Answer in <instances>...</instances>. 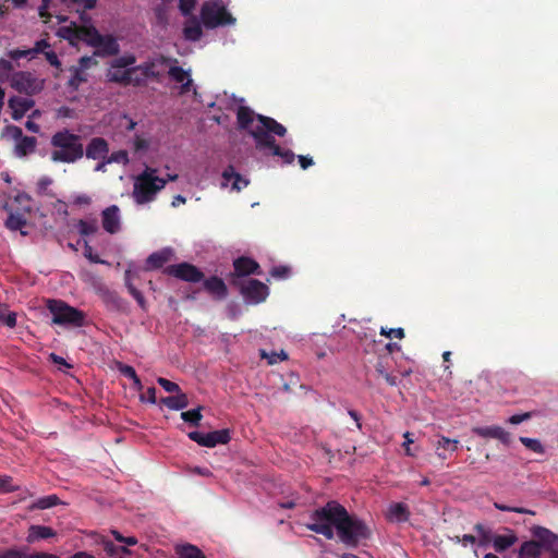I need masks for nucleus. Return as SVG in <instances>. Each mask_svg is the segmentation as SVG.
<instances>
[{"mask_svg": "<svg viewBox=\"0 0 558 558\" xmlns=\"http://www.w3.org/2000/svg\"><path fill=\"white\" fill-rule=\"evenodd\" d=\"M311 522L306 527L325 536L327 539L335 537L337 531L339 539L350 547H356L361 539L371 536V531L365 522L356 515H352L336 500L328 501L324 507L310 513Z\"/></svg>", "mask_w": 558, "mask_h": 558, "instance_id": "nucleus-1", "label": "nucleus"}, {"mask_svg": "<svg viewBox=\"0 0 558 558\" xmlns=\"http://www.w3.org/2000/svg\"><path fill=\"white\" fill-rule=\"evenodd\" d=\"M236 122L239 130L247 131L254 138L256 149H269L272 156L280 157L283 165H291L295 155L291 149H283L278 144L274 135L283 137L287 129L274 118L255 112L245 106H240L236 111Z\"/></svg>", "mask_w": 558, "mask_h": 558, "instance_id": "nucleus-2", "label": "nucleus"}, {"mask_svg": "<svg viewBox=\"0 0 558 558\" xmlns=\"http://www.w3.org/2000/svg\"><path fill=\"white\" fill-rule=\"evenodd\" d=\"M50 159L53 162L75 163L84 157L82 136L69 129L57 131L50 138Z\"/></svg>", "mask_w": 558, "mask_h": 558, "instance_id": "nucleus-3", "label": "nucleus"}, {"mask_svg": "<svg viewBox=\"0 0 558 558\" xmlns=\"http://www.w3.org/2000/svg\"><path fill=\"white\" fill-rule=\"evenodd\" d=\"M156 173L157 169L146 168L137 175L133 190V196L137 204L151 202L155 195L165 187L166 179L157 177Z\"/></svg>", "mask_w": 558, "mask_h": 558, "instance_id": "nucleus-4", "label": "nucleus"}, {"mask_svg": "<svg viewBox=\"0 0 558 558\" xmlns=\"http://www.w3.org/2000/svg\"><path fill=\"white\" fill-rule=\"evenodd\" d=\"M47 308L52 315V324L70 327H82L85 314L61 300H48Z\"/></svg>", "mask_w": 558, "mask_h": 558, "instance_id": "nucleus-5", "label": "nucleus"}, {"mask_svg": "<svg viewBox=\"0 0 558 558\" xmlns=\"http://www.w3.org/2000/svg\"><path fill=\"white\" fill-rule=\"evenodd\" d=\"M201 20L204 26L209 29L235 23V19L218 0L208 1L203 4Z\"/></svg>", "mask_w": 558, "mask_h": 558, "instance_id": "nucleus-6", "label": "nucleus"}, {"mask_svg": "<svg viewBox=\"0 0 558 558\" xmlns=\"http://www.w3.org/2000/svg\"><path fill=\"white\" fill-rule=\"evenodd\" d=\"M11 86L19 93L34 96L44 89L45 81L27 71L15 72L11 77Z\"/></svg>", "mask_w": 558, "mask_h": 558, "instance_id": "nucleus-7", "label": "nucleus"}, {"mask_svg": "<svg viewBox=\"0 0 558 558\" xmlns=\"http://www.w3.org/2000/svg\"><path fill=\"white\" fill-rule=\"evenodd\" d=\"M232 283L240 288V293L248 303H262L269 294L268 287L257 279H248L243 282H240L238 279H232Z\"/></svg>", "mask_w": 558, "mask_h": 558, "instance_id": "nucleus-8", "label": "nucleus"}, {"mask_svg": "<svg viewBox=\"0 0 558 558\" xmlns=\"http://www.w3.org/2000/svg\"><path fill=\"white\" fill-rule=\"evenodd\" d=\"M163 272L190 283H196L204 279L203 271L187 262L169 265L165 268Z\"/></svg>", "mask_w": 558, "mask_h": 558, "instance_id": "nucleus-9", "label": "nucleus"}, {"mask_svg": "<svg viewBox=\"0 0 558 558\" xmlns=\"http://www.w3.org/2000/svg\"><path fill=\"white\" fill-rule=\"evenodd\" d=\"M189 438L199 446L214 448L217 445H226L231 440L230 430L228 428L214 430L207 434L201 432H190Z\"/></svg>", "mask_w": 558, "mask_h": 558, "instance_id": "nucleus-10", "label": "nucleus"}, {"mask_svg": "<svg viewBox=\"0 0 558 558\" xmlns=\"http://www.w3.org/2000/svg\"><path fill=\"white\" fill-rule=\"evenodd\" d=\"M107 80L109 82H113L123 86L128 85H134V86H141L143 85V77H137L136 69H133V66L129 69H110L108 70Z\"/></svg>", "mask_w": 558, "mask_h": 558, "instance_id": "nucleus-11", "label": "nucleus"}, {"mask_svg": "<svg viewBox=\"0 0 558 558\" xmlns=\"http://www.w3.org/2000/svg\"><path fill=\"white\" fill-rule=\"evenodd\" d=\"M169 62L177 63L178 61L177 59H170L165 56H159L140 65L133 66V69H136V73L141 72V75H137V77H143L144 84L147 78H158L161 75V73L157 70V68L160 65H166Z\"/></svg>", "mask_w": 558, "mask_h": 558, "instance_id": "nucleus-12", "label": "nucleus"}, {"mask_svg": "<svg viewBox=\"0 0 558 558\" xmlns=\"http://www.w3.org/2000/svg\"><path fill=\"white\" fill-rule=\"evenodd\" d=\"M531 533L535 538L534 541L541 543L542 549L553 551V554L556 551L555 547L558 543V535L553 533L549 529L535 525L531 529Z\"/></svg>", "mask_w": 558, "mask_h": 558, "instance_id": "nucleus-13", "label": "nucleus"}, {"mask_svg": "<svg viewBox=\"0 0 558 558\" xmlns=\"http://www.w3.org/2000/svg\"><path fill=\"white\" fill-rule=\"evenodd\" d=\"M234 271L231 274L233 279L248 275H259L260 267L257 262L250 257L241 256L233 262Z\"/></svg>", "mask_w": 558, "mask_h": 558, "instance_id": "nucleus-14", "label": "nucleus"}, {"mask_svg": "<svg viewBox=\"0 0 558 558\" xmlns=\"http://www.w3.org/2000/svg\"><path fill=\"white\" fill-rule=\"evenodd\" d=\"M204 290L216 301H222L228 296V287L218 276L203 279Z\"/></svg>", "mask_w": 558, "mask_h": 558, "instance_id": "nucleus-15", "label": "nucleus"}, {"mask_svg": "<svg viewBox=\"0 0 558 558\" xmlns=\"http://www.w3.org/2000/svg\"><path fill=\"white\" fill-rule=\"evenodd\" d=\"M109 154V144L104 137H93L86 148H84V156L87 159H106Z\"/></svg>", "mask_w": 558, "mask_h": 558, "instance_id": "nucleus-16", "label": "nucleus"}, {"mask_svg": "<svg viewBox=\"0 0 558 558\" xmlns=\"http://www.w3.org/2000/svg\"><path fill=\"white\" fill-rule=\"evenodd\" d=\"M119 211L120 209L117 205H111L101 213L102 228L110 234H114L120 230Z\"/></svg>", "mask_w": 558, "mask_h": 558, "instance_id": "nucleus-17", "label": "nucleus"}, {"mask_svg": "<svg viewBox=\"0 0 558 558\" xmlns=\"http://www.w3.org/2000/svg\"><path fill=\"white\" fill-rule=\"evenodd\" d=\"M8 105L12 110V119L17 121L21 120L24 114L35 106V101L32 98L12 96L9 99Z\"/></svg>", "mask_w": 558, "mask_h": 558, "instance_id": "nucleus-18", "label": "nucleus"}, {"mask_svg": "<svg viewBox=\"0 0 558 558\" xmlns=\"http://www.w3.org/2000/svg\"><path fill=\"white\" fill-rule=\"evenodd\" d=\"M94 48H96L94 56L98 57L117 56L120 51V46L112 35H101L100 41Z\"/></svg>", "mask_w": 558, "mask_h": 558, "instance_id": "nucleus-19", "label": "nucleus"}, {"mask_svg": "<svg viewBox=\"0 0 558 558\" xmlns=\"http://www.w3.org/2000/svg\"><path fill=\"white\" fill-rule=\"evenodd\" d=\"M473 433L484 438H496L502 444L510 442V434L500 426L474 427Z\"/></svg>", "mask_w": 558, "mask_h": 558, "instance_id": "nucleus-20", "label": "nucleus"}, {"mask_svg": "<svg viewBox=\"0 0 558 558\" xmlns=\"http://www.w3.org/2000/svg\"><path fill=\"white\" fill-rule=\"evenodd\" d=\"M223 183L222 185H228L231 183L232 190L240 192L244 187H246L250 181L243 178L240 173L235 172L233 166H228L222 172Z\"/></svg>", "mask_w": 558, "mask_h": 558, "instance_id": "nucleus-21", "label": "nucleus"}, {"mask_svg": "<svg viewBox=\"0 0 558 558\" xmlns=\"http://www.w3.org/2000/svg\"><path fill=\"white\" fill-rule=\"evenodd\" d=\"M169 76L177 83H182L181 94H186L191 90L193 80L190 77V73L183 68L178 65L170 66L168 71Z\"/></svg>", "mask_w": 558, "mask_h": 558, "instance_id": "nucleus-22", "label": "nucleus"}, {"mask_svg": "<svg viewBox=\"0 0 558 558\" xmlns=\"http://www.w3.org/2000/svg\"><path fill=\"white\" fill-rule=\"evenodd\" d=\"M56 535L57 532L52 527L34 524L28 527L26 541L27 543L33 544L40 539H48L50 537H54Z\"/></svg>", "mask_w": 558, "mask_h": 558, "instance_id": "nucleus-23", "label": "nucleus"}, {"mask_svg": "<svg viewBox=\"0 0 558 558\" xmlns=\"http://www.w3.org/2000/svg\"><path fill=\"white\" fill-rule=\"evenodd\" d=\"M387 519L391 522L402 523L410 519L409 507L403 502L391 504L388 508Z\"/></svg>", "mask_w": 558, "mask_h": 558, "instance_id": "nucleus-24", "label": "nucleus"}, {"mask_svg": "<svg viewBox=\"0 0 558 558\" xmlns=\"http://www.w3.org/2000/svg\"><path fill=\"white\" fill-rule=\"evenodd\" d=\"M101 39V34L93 25H81L78 28V40L84 41L90 47L96 46Z\"/></svg>", "mask_w": 558, "mask_h": 558, "instance_id": "nucleus-25", "label": "nucleus"}, {"mask_svg": "<svg viewBox=\"0 0 558 558\" xmlns=\"http://www.w3.org/2000/svg\"><path fill=\"white\" fill-rule=\"evenodd\" d=\"M458 445L459 440L441 436L435 444L436 453L440 459L446 460L448 452H454L458 449Z\"/></svg>", "mask_w": 558, "mask_h": 558, "instance_id": "nucleus-26", "label": "nucleus"}, {"mask_svg": "<svg viewBox=\"0 0 558 558\" xmlns=\"http://www.w3.org/2000/svg\"><path fill=\"white\" fill-rule=\"evenodd\" d=\"M172 255V251L170 248H165L158 252L150 254L146 259V266L149 269H159L167 262L170 260Z\"/></svg>", "mask_w": 558, "mask_h": 558, "instance_id": "nucleus-27", "label": "nucleus"}, {"mask_svg": "<svg viewBox=\"0 0 558 558\" xmlns=\"http://www.w3.org/2000/svg\"><path fill=\"white\" fill-rule=\"evenodd\" d=\"M37 146V138L34 136H24L15 144L14 154L17 157H26L33 154Z\"/></svg>", "mask_w": 558, "mask_h": 558, "instance_id": "nucleus-28", "label": "nucleus"}, {"mask_svg": "<svg viewBox=\"0 0 558 558\" xmlns=\"http://www.w3.org/2000/svg\"><path fill=\"white\" fill-rule=\"evenodd\" d=\"M518 541L513 531L508 530L507 535H495L493 537V547L497 553H502L514 545Z\"/></svg>", "mask_w": 558, "mask_h": 558, "instance_id": "nucleus-29", "label": "nucleus"}, {"mask_svg": "<svg viewBox=\"0 0 558 558\" xmlns=\"http://www.w3.org/2000/svg\"><path fill=\"white\" fill-rule=\"evenodd\" d=\"M175 396H169L161 399V403L170 410H183L189 405V398L183 392H175Z\"/></svg>", "mask_w": 558, "mask_h": 558, "instance_id": "nucleus-30", "label": "nucleus"}, {"mask_svg": "<svg viewBox=\"0 0 558 558\" xmlns=\"http://www.w3.org/2000/svg\"><path fill=\"white\" fill-rule=\"evenodd\" d=\"M542 555L541 543L535 541L523 542L518 558H539Z\"/></svg>", "mask_w": 558, "mask_h": 558, "instance_id": "nucleus-31", "label": "nucleus"}, {"mask_svg": "<svg viewBox=\"0 0 558 558\" xmlns=\"http://www.w3.org/2000/svg\"><path fill=\"white\" fill-rule=\"evenodd\" d=\"M27 220L24 216V214L21 213H10L7 220H5V227L11 231H21L22 235H26L27 232L23 231V228L26 226Z\"/></svg>", "mask_w": 558, "mask_h": 558, "instance_id": "nucleus-32", "label": "nucleus"}, {"mask_svg": "<svg viewBox=\"0 0 558 558\" xmlns=\"http://www.w3.org/2000/svg\"><path fill=\"white\" fill-rule=\"evenodd\" d=\"M61 504L60 498L52 494L48 496H44L35 500L32 505H29L28 510H36V509H49L52 507H56Z\"/></svg>", "mask_w": 558, "mask_h": 558, "instance_id": "nucleus-33", "label": "nucleus"}, {"mask_svg": "<svg viewBox=\"0 0 558 558\" xmlns=\"http://www.w3.org/2000/svg\"><path fill=\"white\" fill-rule=\"evenodd\" d=\"M118 371L120 372L121 375L130 378L133 381V388L135 390L141 391L143 389V384L133 366L123 363H118Z\"/></svg>", "mask_w": 558, "mask_h": 558, "instance_id": "nucleus-34", "label": "nucleus"}, {"mask_svg": "<svg viewBox=\"0 0 558 558\" xmlns=\"http://www.w3.org/2000/svg\"><path fill=\"white\" fill-rule=\"evenodd\" d=\"M175 553L179 558H202L204 557L203 551L195 545L183 544L175 546Z\"/></svg>", "mask_w": 558, "mask_h": 558, "instance_id": "nucleus-35", "label": "nucleus"}, {"mask_svg": "<svg viewBox=\"0 0 558 558\" xmlns=\"http://www.w3.org/2000/svg\"><path fill=\"white\" fill-rule=\"evenodd\" d=\"M183 33L184 37L192 41L199 40L203 35L202 26L195 17H193L191 22L185 25Z\"/></svg>", "mask_w": 558, "mask_h": 558, "instance_id": "nucleus-36", "label": "nucleus"}, {"mask_svg": "<svg viewBox=\"0 0 558 558\" xmlns=\"http://www.w3.org/2000/svg\"><path fill=\"white\" fill-rule=\"evenodd\" d=\"M78 25L72 23L69 26L60 27L58 31V35L61 38L69 40L70 44H74V41L78 40Z\"/></svg>", "mask_w": 558, "mask_h": 558, "instance_id": "nucleus-37", "label": "nucleus"}, {"mask_svg": "<svg viewBox=\"0 0 558 558\" xmlns=\"http://www.w3.org/2000/svg\"><path fill=\"white\" fill-rule=\"evenodd\" d=\"M201 411H202V407H198L193 410L184 411L181 413V418L184 422L190 423L193 426H198L203 418Z\"/></svg>", "mask_w": 558, "mask_h": 558, "instance_id": "nucleus-38", "label": "nucleus"}, {"mask_svg": "<svg viewBox=\"0 0 558 558\" xmlns=\"http://www.w3.org/2000/svg\"><path fill=\"white\" fill-rule=\"evenodd\" d=\"M77 230L81 235L87 236L95 234L98 231V225L96 220H78L77 222Z\"/></svg>", "mask_w": 558, "mask_h": 558, "instance_id": "nucleus-39", "label": "nucleus"}, {"mask_svg": "<svg viewBox=\"0 0 558 558\" xmlns=\"http://www.w3.org/2000/svg\"><path fill=\"white\" fill-rule=\"evenodd\" d=\"M136 62V58L134 54H124L121 57L116 58L111 61V68L112 69H129L131 65H133Z\"/></svg>", "mask_w": 558, "mask_h": 558, "instance_id": "nucleus-40", "label": "nucleus"}, {"mask_svg": "<svg viewBox=\"0 0 558 558\" xmlns=\"http://www.w3.org/2000/svg\"><path fill=\"white\" fill-rule=\"evenodd\" d=\"M520 441L527 449L536 453H544V447L538 439L529 438V437H520Z\"/></svg>", "mask_w": 558, "mask_h": 558, "instance_id": "nucleus-41", "label": "nucleus"}, {"mask_svg": "<svg viewBox=\"0 0 558 558\" xmlns=\"http://www.w3.org/2000/svg\"><path fill=\"white\" fill-rule=\"evenodd\" d=\"M72 71V77L69 80V85L72 87L77 88L81 83H84L87 81V75L83 71L81 72L80 69L76 66L71 68Z\"/></svg>", "mask_w": 558, "mask_h": 558, "instance_id": "nucleus-42", "label": "nucleus"}, {"mask_svg": "<svg viewBox=\"0 0 558 558\" xmlns=\"http://www.w3.org/2000/svg\"><path fill=\"white\" fill-rule=\"evenodd\" d=\"M107 162L126 165L129 162V154L123 149L113 151L110 155L108 154Z\"/></svg>", "mask_w": 558, "mask_h": 558, "instance_id": "nucleus-43", "label": "nucleus"}, {"mask_svg": "<svg viewBox=\"0 0 558 558\" xmlns=\"http://www.w3.org/2000/svg\"><path fill=\"white\" fill-rule=\"evenodd\" d=\"M260 356L263 359H267L268 364H270V365H274V364L278 363L279 361L288 360V354L283 350H281L280 353L272 352L271 354H268L265 350H262Z\"/></svg>", "mask_w": 558, "mask_h": 558, "instance_id": "nucleus-44", "label": "nucleus"}, {"mask_svg": "<svg viewBox=\"0 0 558 558\" xmlns=\"http://www.w3.org/2000/svg\"><path fill=\"white\" fill-rule=\"evenodd\" d=\"M494 507L500 511L515 512V513H526L534 515L535 512L533 510L522 508V507H509L504 504L494 502Z\"/></svg>", "mask_w": 558, "mask_h": 558, "instance_id": "nucleus-45", "label": "nucleus"}, {"mask_svg": "<svg viewBox=\"0 0 558 558\" xmlns=\"http://www.w3.org/2000/svg\"><path fill=\"white\" fill-rule=\"evenodd\" d=\"M98 64V61L95 59L94 56H84L78 59V64L76 65L77 69L83 71L84 73L86 70L90 69L92 66H95Z\"/></svg>", "mask_w": 558, "mask_h": 558, "instance_id": "nucleus-46", "label": "nucleus"}, {"mask_svg": "<svg viewBox=\"0 0 558 558\" xmlns=\"http://www.w3.org/2000/svg\"><path fill=\"white\" fill-rule=\"evenodd\" d=\"M290 267L284 265L272 267V269L270 270L271 277L276 279H287L290 276Z\"/></svg>", "mask_w": 558, "mask_h": 558, "instance_id": "nucleus-47", "label": "nucleus"}, {"mask_svg": "<svg viewBox=\"0 0 558 558\" xmlns=\"http://www.w3.org/2000/svg\"><path fill=\"white\" fill-rule=\"evenodd\" d=\"M13 70V65L11 61L5 59H0V82H4L9 78L10 73Z\"/></svg>", "mask_w": 558, "mask_h": 558, "instance_id": "nucleus-48", "label": "nucleus"}, {"mask_svg": "<svg viewBox=\"0 0 558 558\" xmlns=\"http://www.w3.org/2000/svg\"><path fill=\"white\" fill-rule=\"evenodd\" d=\"M84 256L92 263L106 264V262L101 259L97 254H94L93 247L89 245L87 241H85L84 243Z\"/></svg>", "mask_w": 558, "mask_h": 558, "instance_id": "nucleus-49", "label": "nucleus"}, {"mask_svg": "<svg viewBox=\"0 0 558 558\" xmlns=\"http://www.w3.org/2000/svg\"><path fill=\"white\" fill-rule=\"evenodd\" d=\"M157 383L167 391V392H180V387L178 384L167 379V378H163V377H158L157 378Z\"/></svg>", "mask_w": 558, "mask_h": 558, "instance_id": "nucleus-50", "label": "nucleus"}, {"mask_svg": "<svg viewBox=\"0 0 558 558\" xmlns=\"http://www.w3.org/2000/svg\"><path fill=\"white\" fill-rule=\"evenodd\" d=\"M126 287H128V290L131 293V295L138 303V305L143 310H145L146 308V301H145V298H144L143 293L140 290H137L132 283H128Z\"/></svg>", "mask_w": 558, "mask_h": 558, "instance_id": "nucleus-51", "label": "nucleus"}, {"mask_svg": "<svg viewBox=\"0 0 558 558\" xmlns=\"http://www.w3.org/2000/svg\"><path fill=\"white\" fill-rule=\"evenodd\" d=\"M102 547L104 550L110 556V557H117L120 555V546L113 544L109 539L102 541Z\"/></svg>", "mask_w": 558, "mask_h": 558, "instance_id": "nucleus-52", "label": "nucleus"}, {"mask_svg": "<svg viewBox=\"0 0 558 558\" xmlns=\"http://www.w3.org/2000/svg\"><path fill=\"white\" fill-rule=\"evenodd\" d=\"M196 0H179V9L183 15H190L195 8Z\"/></svg>", "mask_w": 558, "mask_h": 558, "instance_id": "nucleus-53", "label": "nucleus"}, {"mask_svg": "<svg viewBox=\"0 0 558 558\" xmlns=\"http://www.w3.org/2000/svg\"><path fill=\"white\" fill-rule=\"evenodd\" d=\"M44 54L51 66L56 68L58 71H62L61 62L54 51L50 50L45 52Z\"/></svg>", "mask_w": 558, "mask_h": 558, "instance_id": "nucleus-54", "label": "nucleus"}, {"mask_svg": "<svg viewBox=\"0 0 558 558\" xmlns=\"http://www.w3.org/2000/svg\"><path fill=\"white\" fill-rule=\"evenodd\" d=\"M50 47V44L46 39H40L35 43V46L31 48L32 56L47 52L46 49Z\"/></svg>", "mask_w": 558, "mask_h": 558, "instance_id": "nucleus-55", "label": "nucleus"}, {"mask_svg": "<svg viewBox=\"0 0 558 558\" xmlns=\"http://www.w3.org/2000/svg\"><path fill=\"white\" fill-rule=\"evenodd\" d=\"M380 335H384L388 338L402 339V338H404V330H403V328H391L389 330L381 328Z\"/></svg>", "mask_w": 558, "mask_h": 558, "instance_id": "nucleus-56", "label": "nucleus"}, {"mask_svg": "<svg viewBox=\"0 0 558 558\" xmlns=\"http://www.w3.org/2000/svg\"><path fill=\"white\" fill-rule=\"evenodd\" d=\"M140 400L142 402H149L151 404H155L156 403V389L155 387H149L146 391V393H142L140 396Z\"/></svg>", "mask_w": 558, "mask_h": 558, "instance_id": "nucleus-57", "label": "nucleus"}, {"mask_svg": "<svg viewBox=\"0 0 558 558\" xmlns=\"http://www.w3.org/2000/svg\"><path fill=\"white\" fill-rule=\"evenodd\" d=\"M9 57L13 60H19L21 58H33L31 49L21 50V49H14L9 52Z\"/></svg>", "mask_w": 558, "mask_h": 558, "instance_id": "nucleus-58", "label": "nucleus"}, {"mask_svg": "<svg viewBox=\"0 0 558 558\" xmlns=\"http://www.w3.org/2000/svg\"><path fill=\"white\" fill-rule=\"evenodd\" d=\"M50 3H51V0H43L41 1V4L38 8V13H39L40 17L47 19V20L51 17V15L49 13Z\"/></svg>", "mask_w": 558, "mask_h": 558, "instance_id": "nucleus-59", "label": "nucleus"}, {"mask_svg": "<svg viewBox=\"0 0 558 558\" xmlns=\"http://www.w3.org/2000/svg\"><path fill=\"white\" fill-rule=\"evenodd\" d=\"M0 320H2L8 327L14 328L16 326V314L9 312L5 316L0 314Z\"/></svg>", "mask_w": 558, "mask_h": 558, "instance_id": "nucleus-60", "label": "nucleus"}, {"mask_svg": "<svg viewBox=\"0 0 558 558\" xmlns=\"http://www.w3.org/2000/svg\"><path fill=\"white\" fill-rule=\"evenodd\" d=\"M72 4L82 5L84 10H93L96 4L97 0H69Z\"/></svg>", "mask_w": 558, "mask_h": 558, "instance_id": "nucleus-61", "label": "nucleus"}, {"mask_svg": "<svg viewBox=\"0 0 558 558\" xmlns=\"http://www.w3.org/2000/svg\"><path fill=\"white\" fill-rule=\"evenodd\" d=\"M404 442H403V447H404V450H405V454L407 456H410V457H413L414 453L411 451V448H410V445L413 444V438H412V434L410 432H405L404 435Z\"/></svg>", "mask_w": 558, "mask_h": 558, "instance_id": "nucleus-62", "label": "nucleus"}, {"mask_svg": "<svg viewBox=\"0 0 558 558\" xmlns=\"http://www.w3.org/2000/svg\"><path fill=\"white\" fill-rule=\"evenodd\" d=\"M8 132L11 134V136L16 141V143L19 141H21L22 137H24L25 135H23V131L21 128L16 126V125H10L8 126Z\"/></svg>", "mask_w": 558, "mask_h": 558, "instance_id": "nucleus-63", "label": "nucleus"}, {"mask_svg": "<svg viewBox=\"0 0 558 558\" xmlns=\"http://www.w3.org/2000/svg\"><path fill=\"white\" fill-rule=\"evenodd\" d=\"M530 417H531V414L529 412L523 413V414H514L509 417V423L517 425V424H520V423L529 420Z\"/></svg>", "mask_w": 558, "mask_h": 558, "instance_id": "nucleus-64", "label": "nucleus"}]
</instances>
